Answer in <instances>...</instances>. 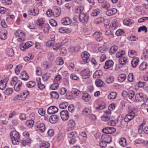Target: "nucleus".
Returning a JSON list of instances; mask_svg holds the SVG:
<instances>
[{
  "label": "nucleus",
  "instance_id": "nucleus-1",
  "mask_svg": "<svg viewBox=\"0 0 148 148\" xmlns=\"http://www.w3.org/2000/svg\"><path fill=\"white\" fill-rule=\"evenodd\" d=\"M12 142L14 145H18L20 140V136L18 133L15 131L11 132L10 134Z\"/></svg>",
  "mask_w": 148,
  "mask_h": 148
},
{
  "label": "nucleus",
  "instance_id": "nucleus-2",
  "mask_svg": "<svg viewBox=\"0 0 148 148\" xmlns=\"http://www.w3.org/2000/svg\"><path fill=\"white\" fill-rule=\"evenodd\" d=\"M14 35L18 37L17 40L18 41L21 42L25 40V35L24 33L21 31L17 30L14 32Z\"/></svg>",
  "mask_w": 148,
  "mask_h": 148
},
{
  "label": "nucleus",
  "instance_id": "nucleus-3",
  "mask_svg": "<svg viewBox=\"0 0 148 148\" xmlns=\"http://www.w3.org/2000/svg\"><path fill=\"white\" fill-rule=\"evenodd\" d=\"M136 115L134 110L128 113L125 116L124 118V120L125 122H128L131 120H132Z\"/></svg>",
  "mask_w": 148,
  "mask_h": 148
},
{
  "label": "nucleus",
  "instance_id": "nucleus-4",
  "mask_svg": "<svg viewBox=\"0 0 148 148\" xmlns=\"http://www.w3.org/2000/svg\"><path fill=\"white\" fill-rule=\"evenodd\" d=\"M81 57L83 61L86 63H88L90 61V54L87 51H85L81 53Z\"/></svg>",
  "mask_w": 148,
  "mask_h": 148
},
{
  "label": "nucleus",
  "instance_id": "nucleus-5",
  "mask_svg": "<svg viewBox=\"0 0 148 148\" xmlns=\"http://www.w3.org/2000/svg\"><path fill=\"white\" fill-rule=\"evenodd\" d=\"M33 45V42L31 41H29L24 43H22L20 45V48L22 51H24L25 49L28 48Z\"/></svg>",
  "mask_w": 148,
  "mask_h": 148
},
{
  "label": "nucleus",
  "instance_id": "nucleus-6",
  "mask_svg": "<svg viewBox=\"0 0 148 148\" xmlns=\"http://www.w3.org/2000/svg\"><path fill=\"white\" fill-rule=\"evenodd\" d=\"M29 93V92L27 91H25L23 93L17 95L15 97V98L19 100H24L26 99Z\"/></svg>",
  "mask_w": 148,
  "mask_h": 148
},
{
  "label": "nucleus",
  "instance_id": "nucleus-7",
  "mask_svg": "<svg viewBox=\"0 0 148 148\" xmlns=\"http://www.w3.org/2000/svg\"><path fill=\"white\" fill-rule=\"evenodd\" d=\"M35 128L41 133L44 132L45 130V124L42 123H37L35 125Z\"/></svg>",
  "mask_w": 148,
  "mask_h": 148
},
{
  "label": "nucleus",
  "instance_id": "nucleus-8",
  "mask_svg": "<svg viewBox=\"0 0 148 148\" xmlns=\"http://www.w3.org/2000/svg\"><path fill=\"white\" fill-rule=\"evenodd\" d=\"M80 74L83 78L87 79L89 77L90 75L89 69H84L81 72Z\"/></svg>",
  "mask_w": 148,
  "mask_h": 148
},
{
  "label": "nucleus",
  "instance_id": "nucleus-9",
  "mask_svg": "<svg viewBox=\"0 0 148 148\" xmlns=\"http://www.w3.org/2000/svg\"><path fill=\"white\" fill-rule=\"evenodd\" d=\"M79 21L82 23L87 22L89 19L88 16L84 13H81L79 15Z\"/></svg>",
  "mask_w": 148,
  "mask_h": 148
},
{
  "label": "nucleus",
  "instance_id": "nucleus-10",
  "mask_svg": "<svg viewBox=\"0 0 148 148\" xmlns=\"http://www.w3.org/2000/svg\"><path fill=\"white\" fill-rule=\"evenodd\" d=\"M28 14L33 16H37L39 14V10L37 8L29 9L28 11Z\"/></svg>",
  "mask_w": 148,
  "mask_h": 148
},
{
  "label": "nucleus",
  "instance_id": "nucleus-11",
  "mask_svg": "<svg viewBox=\"0 0 148 148\" xmlns=\"http://www.w3.org/2000/svg\"><path fill=\"white\" fill-rule=\"evenodd\" d=\"M111 113V112L110 110L106 111L101 117L102 120L104 121H106L109 120L110 117Z\"/></svg>",
  "mask_w": 148,
  "mask_h": 148
},
{
  "label": "nucleus",
  "instance_id": "nucleus-12",
  "mask_svg": "<svg viewBox=\"0 0 148 148\" xmlns=\"http://www.w3.org/2000/svg\"><path fill=\"white\" fill-rule=\"evenodd\" d=\"M116 131V129L113 127H107L102 130V132L106 134H112Z\"/></svg>",
  "mask_w": 148,
  "mask_h": 148
},
{
  "label": "nucleus",
  "instance_id": "nucleus-13",
  "mask_svg": "<svg viewBox=\"0 0 148 148\" xmlns=\"http://www.w3.org/2000/svg\"><path fill=\"white\" fill-rule=\"evenodd\" d=\"M60 114L61 118L63 121L67 120L69 117L68 112L67 110L62 111L60 112Z\"/></svg>",
  "mask_w": 148,
  "mask_h": 148
},
{
  "label": "nucleus",
  "instance_id": "nucleus-14",
  "mask_svg": "<svg viewBox=\"0 0 148 148\" xmlns=\"http://www.w3.org/2000/svg\"><path fill=\"white\" fill-rule=\"evenodd\" d=\"M93 37L95 38L96 40L100 42L103 39L102 34L99 32H96L93 34Z\"/></svg>",
  "mask_w": 148,
  "mask_h": 148
},
{
  "label": "nucleus",
  "instance_id": "nucleus-15",
  "mask_svg": "<svg viewBox=\"0 0 148 148\" xmlns=\"http://www.w3.org/2000/svg\"><path fill=\"white\" fill-rule=\"evenodd\" d=\"M8 79L5 78L0 81V89L1 90L4 89L6 86Z\"/></svg>",
  "mask_w": 148,
  "mask_h": 148
},
{
  "label": "nucleus",
  "instance_id": "nucleus-16",
  "mask_svg": "<svg viewBox=\"0 0 148 148\" xmlns=\"http://www.w3.org/2000/svg\"><path fill=\"white\" fill-rule=\"evenodd\" d=\"M58 110L57 108L54 106H51L48 109L47 113L50 114H52L57 112Z\"/></svg>",
  "mask_w": 148,
  "mask_h": 148
},
{
  "label": "nucleus",
  "instance_id": "nucleus-17",
  "mask_svg": "<svg viewBox=\"0 0 148 148\" xmlns=\"http://www.w3.org/2000/svg\"><path fill=\"white\" fill-rule=\"evenodd\" d=\"M117 12V10L115 8L109 9L106 11V14L108 16H111L115 14Z\"/></svg>",
  "mask_w": 148,
  "mask_h": 148
},
{
  "label": "nucleus",
  "instance_id": "nucleus-18",
  "mask_svg": "<svg viewBox=\"0 0 148 148\" xmlns=\"http://www.w3.org/2000/svg\"><path fill=\"white\" fill-rule=\"evenodd\" d=\"M22 85V82L20 80H18L16 82L14 85V89L16 91L20 90Z\"/></svg>",
  "mask_w": 148,
  "mask_h": 148
},
{
  "label": "nucleus",
  "instance_id": "nucleus-19",
  "mask_svg": "<svg viewBox=\"0 0 148 148\" xmlns=\"http://www.w3.org/2000/svg\"><path fill=\"white\" fill-rule=\"evenodd\" d=\"M62 24L64 25H70L72 22L70 18L69 17H65L62 20Z\"/></svg>",
  "mask_w": 148,
  "mask_h": 148
},
{
  "label": "nucleus",
  "instance_id": "nucleus-20",
  "mask_svg": "<svg viewBox=\"0 0 148 148\" xmlns=\"http://www.w3.org/2000/svg\"><path fill=\"white\" fill-rule=\"evenodd\" d=\"M49 122L52 123H57L58 121L57 116L56 115H52L49 118Z\"/></svg>",
  "mask_w": 148,
  "mask_h": 148
},
{
  "label": "nucleus",
  "instance_id": "nucleus-21",
  "mask_svg": "<svg viewBox=\"0 0 148 148\" xmlns=\"http://www.w3.org/2000/svg\"><path fill=\"white\" fill-rule=\"evenodd\" d=\"M53 10V16L56 17H57L60 13V9L58 7H54Z\"/></svg>",
  "mask_w": 148,
  "mask_h": 148
},
{
  "label": "nucleus",
  "instance_id": "nucleus-22",
  "mask_svg": "<svg viewBox=\"0 0 148 148\" xmlns=\"http://www.w3.org/2000/svg\"><path fill=\"white\" fill-rule=\"evenodd\" d=\"M75 121L72 119L69 120L67 122V126L69 128L72 130L74 128L75 125Z\"/></svg>",
  "mask_w": 148,
  "mask_h": 148
},
{
  "label": "nucleus",
  "instance_id": "nucleus-23",
  "mask_svg": "<svg viewBox=\"0 0 148 148\" xmlns=\"http://www.w3.org/2000/svg\"><path fill=\"white\" fill-rule=\"evenodd\" d=\"M114 64L113 62L110 60L107 61L105 63L104 68L106 69H109L112 67Z\"/></svg>",
  "mask_w": 148,
  "mask_h": 148
},
{
  "label": "nucleus",
  "instance_id": "nucleus-24",
  "mask_svg": "<svg viewBox=\"0 0 148 148\" xmlns=\"http://www.w3.org/2000/svg\"><path fill=\"white\" fill-rule=\"evenodd\" d=\"M79 47H70L68 49L69 51L71 54H73L74 53L77 52L79 50Z\"/></svg>",
  "mask_w": 148,
  "mask_h": 148
},
{
  "label": "nucleus",
  "instance_id": "nucleus-25",
  "mask_svg": "<svg viewBox=\"0 0 148 148\" xmlns=\"http://www.w3.org/2000/svg\"><path fill=\"white\" fill-rule=\"evenodd\" d=\"M139 62V60L138 58H134L132 60L131 64L132 67L134 68L136 67Z\"/></svg>",
  "mask_w": 148,
  "mask_h": 148
},
{
  "label": "nucleus",
  "instance_id": "nucleus-26",
  "mask_svg": "<svg viewBox=\"0 0 148 148\" xmlns=\"http://www.w3.org/2000/svg\"><path fill=\"white\" fill-rule=\"evenodd\" d=\"M102 138L103 139V140L106 143H110L112 141L111 137L107 135L102 136Z\"/></svg>",
  "mask_w": 148,
  "mask_h": 148
},
{
  "label": "nucleus",
  "instance_id": "nucleus-27",
  "mask_svg": "<svg viewBox=\"0 0 148 148\" xmlns=\"http://www.w3.org/2000/svg\"><path fill=\"white\" fill-rule=\"evenodd\" d=\"M102 75V72L100 70L96 71L93 74V77L95 78H100Z\"/></svg>",
  "mask_w": 148,
  "mask_h": 148
},
{
  "label": "nucleus",
  "instance_id": "nucleus-28",
  "mask_svg": "<svg viewBox=\"0 0 148 148\" xmlns=\"http://www.w3.org/2000/svg\"><path fill=\"white\" fill-rule=\"evenodd\" d=\"M143 94L142 93L136 94L135 96V99L136 101H141L143 99Z\"/></svg>",
  "mask_w": 148,
  "mask_h": 148
},
{
  "label": "nucleus",
  "instance_id": "nucleus-29",
  "mask_svg": "<svg viewBox=\"0 0 148 148\" xmlns=\"http://www.w3.org/2000/svg\"><path fill=\"white\" fill-rule=\"evenodd\" d=\"M21 78L24 80H27L28 79V76L25 71H23L21 74Z\"/></svg>",
  "mask_w": 148,
  "mask_h": 148
},
{
  "label": "nucleus",
  "instance_id": "nucleus-30",
  "mask_svg": "<svg viewBox=\"0 0 148 148\" xmlns=\"http://www.w3.org/2000/svg\"><path fill=\"white\" fill-rule=\"evenodd\" d=\"M101 12L100 9L97 8L93 10L91 13V15L92 16H96L99 14Z\"/></svg>",
  "mask_w": 148,
  "mask_h": 148
},
{
  "label": "nucleus",
  "instance_id": "nucleus-31",
  "mask_svg": "<svg viewBox=\"0 0 148 148\" xmlns=\"http://www.w3.org/2000/svg\"><path fill=\"white\" fill-rule=\"evenodd\" d=\"M7 31L4 30L0 32V38L2 40H4L7 38Z\"/></svg>",
  "mask_w": 148,
  "mask_h": 148
},
{
  "label": "nucleus",
  "instance_id": "nucleus-32",
  "mask_svg": "<svg viewBox=\"0 0 148 148\" xmlns=\"http://www.w3.org/2000/svg\"><path fill=\"white\" fill-rule=\"evenodd\" d=\"M148 66V64L146 62H142L140 65L139 69L140 70L143 71L145 70Z\"/></svg>",
  "mask_w": 148,
  "mask_h": 148
},
{
  "label": "nucleus",
  "instance_id": "nucleus-33",
  "mask_svg": "<svg viewBox=\"0 0 148 148\" xmlns=\"http://www.w3.org/2000/svg\"><path fill=\"white\" fill-rule=\"evenodd\" d=\"M119 144L123 147L126 146L127 144L126 139L124 138H121L119 142Z\"/></svg>",
  "mask_w": 148,
  "mask_h": 148
},
{
  "label": "nucleus",
  "instance_id": "nucleus-34",
  "mask_svg": "<svg viewBox=\"0 0 148 148\" xmlns=\"http://www.w3.org/2000/svg\"><path fill=\"white\" fill-rule=\"evenodd\" d=\"M116 92H112L110 93L108 95V98L110 99H114L116 97Z\"/></svg>",
  "mask_w": 148,
  "mask_h": 148
},
{
  "label": "nucleus",
  "instance_id": "nucleus-35",
  "mask_svg": "<svg viewBox=\"0 0 148 148\" xmlns=\"http://www.w3.org/2000/svg\"><path fill=\"white\" fill-rule=\"evenodd\" d=\"M82 98L85 101L87 102L90 99V97L88 94L85 93L82 95Z\"/></svg>",
  "mask_w": 148,
  "mask_h": 148
},
{
  "label": "nucleus",
  "instance_id": "nucleus-36",
  "mask_svg": "<svg viewBox=\"0 0 148 148\" xmlns=\"http://www.w3.org/2000/svg\"><path fill=\"white\" fill-rule=\"evenodd\" d=\"M126 78V76L125 74H120L118 77V80L120 82L124 81Z\"/></svg>",
  "mask_w": 148,
  "mask_h": 148
},
{
  "label": "nucleus",
  "instance_id": "nucleus-37",
  "mask_svg": "<svg viewBox=\"0 0 148 148\" xmlns=\"http://www.w3.org/2000/svg\"><path fill=\"white\" fill-rule=\"evenodd\" d=\"M134 23V21L128 18H126L123 21V23L124 25H128Z\"/></svg>",
  "mask_w": 148,
  "mask_h": 148
},
{
  "label": "nucleus",
  "instance_id": "nucleus-38",
  "mask_svg": "<svg viewBox=\"0 0 148 148\" xmlns=\"http://www.w3.org/2000/svg\"><path fill=\"white\" fill-rule=\"evenodd\" d=\"M34 123V121L32 120H28L25 122L26 125L28 127H32Z\"/></svg>",
  "mask_w": 148,
  "mask_h": 148
},
{
  "label": "nucleus",
  "instance_id": "nucleus-39",
  "mask_svg": "<svg viewBox=\"0 0 148 148\" xmlns=\"http://www.w3.org/2000/svg\"><path fill=\"white\" fill-rule=\"evenodd\" d=\"M137 55V52L134 50H130L128 51V55L130 57H133Z\"/></svg>",
  "mask_w": 148,
  "mask_h": 148
},
{
  "label": "nucleus",
  "instance_id": "nucleus-40",
  "mask_svg": "<svg viewBox=\"0 0 148 148\" xmlns=\"http://www.w3.org/2000/svg\"><path fill=\"white\" fill-rule=\"evenodd\" d=\"M6 53L9 56H12L14 54V52L12 48H8L6 50Z\"/></svg>",
  "mask_w": 148,
  "mask_h": 148
},
{
  "label": "nucleus",
  "instance_id": "nucleus-41",
  "mask_svg": "<svg viewBox=\"0 0 148 148\" xmlns=\"http://www.w3.org/2000/svg\"><path fill=\"white\" fill-rule=\"evenodd\" d=\"M59 86V84L58 83L53 82L50 86L51 89L53 90H57L58 89Z\"/></svg>",
  "mask_w": 148,
  "mask_h": 148
},
{
  "label": "nucleus",
  "instance_id": "nucleus-42",
  "mask_svg": "<svg viewBox=\"0 0 148 148\" xmlns=\"http://www.w3.org/2000/svg\"><path fill=\"white\" fill-rule=\"evenodd\" d=\"M118 47L116 45L112 46L110 48V52L111 54L114 53L117 50Z\"/></svg>",
  "mask_w": 148,
  "mask_h": 148
},
{
  "label": "nucleus",
  "instance_id": "nucleus-43",
  "mask_svg": "<svg viewBox=\"0 0 148 148\" xmlns=\"http://www.w3.org/2000/svg\"><path fill=\"white\" fill-rule=\"evenodd\" d=\"M119 62L121 64H124L127 62V59L126 57H121L119 59Z\"/></svg>",
  "mask_w": 148,
  "mask_h": 148
},
{
  "label": "nucleus",
  "instance_id": "nucleus-44",
  "mask_svg": "<svg viewBox=\"0 0 148 148\" xmlns=\"http://www.w3.org/2000/svg\"><path fill=\"white\" fill-rule=\"evenodd\" d=\"M22 68V66L19 64L17 66L15 69V71L16 74L17 75L20 73V71Z\"/></svg>",
  "mask_w": 148,
  "mask_h": 148
},
{
  "label": "nucleus",
  "instance_id": "nucleus-45",
  "mask_svg": "<svg viewBox=\"0 0 148 148\" xmlns=\"http://www.w3.org/2000/svg\"><path fill=\"white\" fill-rule=\"evenodd\" d=\"M49 146V144L47 142H44L40 145V148H47Z\"/></svg>",
  "mask_w": 148,
  "mask_h": 148
},
{
  "label": "nucleus",
  "instance_id": "nucleus-46",
  "mask_svg": "<svg viewBox=\"0 0 148 148\" xmlns=\"http://www.w3.org/2000/svg\"><path fill=\"white\" fill-rule=\"evenodd\" d=\"M50 77V74L49 72H47L45 73L42 76L43 80L44 81H46Z\"/></svg>",
  "mask_w": 148,
  "mask_h": 148
},
{
  "label": "nucleus",
  "instance_id": "nucleus-47",
  "mask_svg": "<svg viewBox=\"0 0 148 148\" xmlns=\"http://www.w3.org/2000/svg\"><path fill=\"white\" fill-rule=\"evenodd\" d=\"M68 104L66 102H63L61 103L59 106V108L61 109H64L66 108L68 106Z\"/></svg>",
  "mask_w": 148,
  "mask_h": 148
},
{
  "label": "nucleus",
  "instance_id": "nucleus-48",
  "mask_svg": "<svg viewBox=\"0 0 148 148\" xmlns=\"http://www.w3.org/2000/svg\"><path fill=\"white\" fill-rule=\"evenodd\" d=\"M61 80V77L59 75H56L54 79L53 82L58 83L59 84Z\"/></svg>",
  "mask_w": 148,
  "mask_h": 148
},
{
  "label": "nucleus",
  "instance_id": "nucleus-49",
  "mask_svg": "<svg viewBox=\"0 0 148 148\" xmlns=\"http://www.w3.org/2000/svg\"><path fill=\"white\" fill-rule=\"evenodd\" d=\"M103 83V82L99 79H97L95 81V84L96 86L99 87L101 86Z\"/></svg>",
  "mask_w": 148,
  "mask_h": 148
},
{
  "label": "nucleus",
  "instance_id": "nucleus-50",
  "mask_svg": "<svg viewBox=\"0 0 148 148\" xmlns=\"http://www.w3.org/2000/svg\"><path fill=\"white\" fill-rule=\"evenodd\" d=\"M44 18H39L37 21V23L39 26H42L44 23Z\"/></svg>",
  "mask_w": 148,
  "mask_h": 148
},
{
  "label": "nucleus",
  "instance_id": "nucleus-51",
  "mask_svg": "<svg viewBox=\"0 0 148 148\" xmlns=\"http://www.w3.org/2000/svg\"><path fill=\"white\" fill-rule=\"evenodd\" d=\"M51 97L54 99H58L59 97L58 93L55 91H52L50 92Z\"/></svg>",
  "mask_w": 148,
  "mask_h": 148
},
{
  "label": "nucleus",
  "instance_id": "nucleus-52",
  "mask_svg": "<svg viewBox=\"0 0 148 148\" xmlns=\"http://www.w3.org/2000/svg\"><path fill=\"white\" fill-rule=\"evenodd\" d=\"M59 32L61 33H69L70 32V31L68 30L67 29L64 27H61L59 29Z\"/></svg>",
  "mask_w": 148,
  "mask_h": 148
},
{
  "label": "nucleus",
  "instance_id": "nucleus-53",
  "mask_svg": "<svg viewBox=\"0 0 148 148\" xmlns=\"http://www.w3.org/2000/svg\"><path fill=\"white\" fill-rule=\"evenodd\" d=\"M135 143L136 144H140L141 143H144V145L145 146V144H148V142L147 141H145L143 140H142V139H136L135 141Z\"/></svg>",
  "mask_w": 148,
  "mask_h": 148
},
{
  "label": "nucleus",
  "instance_id": "nucleus-54",
  "mask_svg": "<svg viewBox=\"0 0 148 148\" xmlns=\"http://www.w3.org/2000/svg\"><path fill=\"white\" fill-rule=\"evenodd\" d=\"M26 86L29 88H32L34 87L35 85V82L33 81H30L26 83Z\"/></svg>",
  "mask_w": 148,
  "mask_h": 148
},
{
  "label": "nucleus",
  "instance_id": "nucleus-55",
  "mask_svg": "<svg viewBox=\"0 0 148 148\" xmlns=\"http://www.w3.org/2000/svg\"><path fill=\"white\" fill-rule=\"evenodd\" d=\"M102 3L101 6L103 8H108L110 7V4L107 1H104Z\"/></svg>",
  "mask_w": 148,
  "mask_h": 148
},
{
  "label": "nucleus",
  "instance_id": "nucleus-56",
  "mask_svg": "<svg viewBox=\"0 0 148 148\" xmlns=\"http://www.w3.org/2000/svg\"><path fill=\"white\" fill-rule=\"evenodd\" d=\"M67 136L69 139L74 138H77L76 133L74 132L68 133L67 134Z\"/></svg>",
  "mask_w": 148,
  "mask_h": 148
},
{
  "label": "nucleus",
  "instance_id": "nucleus-57",
  "mask_svg": "<svg viewBox=\"0 0 148 148\" xmlns=\"http://www.w3.org/2000/svg\"><path fill=\"white\" fill-rule=\"evenodd\" d=\"M56 62V64L59 65H62L64 64V61L61 57L57 58Z\"/></svg>",
  "mask_w": 148,
  "mask_h": 148
},
{
  "label": "nucleus",
  "instance_id": "nucleus-58",
  "mask_svg": "<svg viewBox=\"0 0 148 148\" xmlns=\"http://www.w3.org/2000/svg\"><path fill=\"white\" fill-rule=\"evenodd\" d=\"M91 108L90 107L86 108L83 111V113L85 115H87L91 111Z\"/></svg>",
  "mask_w": 148,
  "mask_h": 148
},
{
  "label": "nucleus",
  "instance_id": "nucleus-59",
  "mask_svg": "<svg viewBox=\"0 0 148 148\" xmlns=\"http://www.w3.org/2000/svg\"><path fill=\"white\" fill-rule=\"evenodd\" d=\"M110 26L111 27L112 29H115L116 27H117V22L115 20L112 21Z\"/></svg>",
  "mask_w": 148,
  "mask_h": 148
},
{
  "label": "nucleus",
  "instance_id": "nucleus-60",
  "mask_svg": "<svg viewBox=\"0 0 148 148\" xmlns=\"http://www.w3.org/2000/svg\"><path fill=\"white\" fill-rule=\"evenodd\" d=\"M118 122V120L116 119L113 120L112 119L110 120V121L108 123V124L109 125H115Z\"/></svg>",
  "mask_w": 148,
  "mask_h": 148
},
{
  "label": "nucleus",
  "instance_id": "nucleus-61",
  "mask_svg": "<svg viewBox=\"0 0 148 148\" xmlns=\"http://www.w3.org/2000/svg\"><path fill=\"white\" fill-rule=\"evenodd\" d=\"M54 39L53 38V40L48 41L46 43V46L48 47H50L52 46L54 43Z\"/></svg>",
  "mask_w": 148,
  "mask_h": 148
},
{
  "label": "nucleus",
  "instance_id": "nucleus-62",
  "mask_svg": "<svg viewBox=\"0 0 148 148\" xmlns=\"http://www.w3.org/2000/svg\"><path fill=\"white\" fill-rule=\"evenodd\" d=\"M125 53V51H118L116 54V57L117 58H120L122 57Z\"/></svg>",
  "mask_w": 148,
  "mask_h": 148
},
{
  "label": "nucleus",
  "instance_id": "nucleus-63",
  "mask_svg": "<svg viewBox=\"0 0 148 148\" xmlns=\"http://www.w3.org/2000/svg\"><path fill=\"white\" fill-rule=\"evenodd\" d=\"M135 95L134 91L132 90H130L129 91L128 96L130 99H132L134 97Z\"/></svg>",
  "mask_w": 148,
  "mask_h": 148
},
{
  "label": "nucleus",
  "instance_id": "nucleus-64",
  "mask_svg": "<svg viewBox=\"0 0 148 148\" xmlns=\"http://www.w3.org/2000/svg\"><path fill=\"white\" fill-rule=\"evenodd\" d=\"M106 81L108 83H111L114 81V77L113 76H110L107 78Z\"/></svg>",
  "mask_w": 148,
  "mask_h": 148
}]
</instances>
